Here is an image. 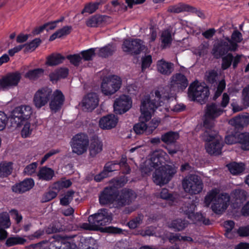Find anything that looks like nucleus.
I'll use <instances>...</instances> for the list:
<instances>
[{"label":"nucleus","instance_id":"nucleus-1","mask_svg":"<svg viewBox=\"0 0 249 249\" xmlns=\"http://www.w3.org/2000/svg\"><path fill=\"white\" fill-rule=\"evenodd\" d=\"M168 159L167 154L163 150L153 152L150 157L141 164L142 174L148 175L153 169H155L153 174L154 182L160 186L168 183L176 174L178 169L175 165L165 164Z\"/></svg>","mask_w":249,"mask_h":249},{"label":"nucleus","instance_id":"nucleus-2","mask_svg":"<svg viewBox=\"0 0 249 249\" xmlns=\"http://www.w3.org/2000/svg\"><path fill=\"white\" fill-rule=\"evenodd\" d=\"M188 85V80L184 75L176 73L171 77L169 86L156 90L155 97L153 95L152 97L155 101L158 99L156 102L161 106L165 101L174 98L177 92L184 89Z\"/></svg>","mask_w":249,"mask_h":249},{"label":"nucleus","instance_id":"nucleus-3","mask_svg":"<svg viewBox=\"0 0 249 249\" xmlns=\"http://www.w3.org/2000/svg\"><path fill=\"white\" fill-rule=\"evenodd\" d=\"M135 194L131 190L124 189L117 195L115 187H107L99 197V201L102 205L114 203L117 206H122L129 204L136 198Z\"/></svg>","mask_w":249,"mask_h":249},{"label":"nucleus","instance_id":"nucleus-4","mask_svg":"<svg viewBox=\"0 0 249 249\" xmlns=\"http://www.w3.org/2000/svg\"><path fill=\"white\" fill-rule=\"evenodd\" d=\"M160 106L153 97L146 96L141 101L140 110L141 115L140 117V122L134 126V130L137 134H141L146 132L148 134L147 123L152 117L156 109Z\"/></svg>","mask_w":249,"mask_h":249},{"label":"nucleus","instance_id":"nucleus-5","mask_svg":"<svg viewBox=\"0 0 249 249\" xmlns=\"http://www.w3.org/2000/svg\"><path fill=\"white\" fill-rule=\"evenodd\" d=\"M230 196L227 193H221L218 189H213L208 192L204 199L205 205L209 207L211 204L213 212L216 214H222L230 204Z\"/></svg>","mask_w":249,"mask_h":249},{"label":"nucleus","instance_id":"nucleus-6","mask_svg":"<svg viewBox=\"0 0 249 249\" xmlns=\"http://www.w3.org/2000/svg\"><path fill=\"white\" fill-rule=\"evenodd\" d=\"M242 39L241 33L237 30L234 31L231 39L225 38L214 45L212 53L215 57L218 58L228 51H235L238 47L237 43L241 42Z\"/></svg>","mask_w":249,"mask_h":249},{"label":"nucleus","instance_id":"nucleus-7","mask_svg":"<svg viewBox=\"0 0 249 249\" xmlns=\"http://www.w3.org/2000/svg\"><path fill=\"white\" fill-rule=\"evenodd\" d=\"M111 220V213L106 209H101L97 213L89 216L88 223H83L81 227L86 230L98 231L101 226L108 224Z\"/></svg>","mask_w":249,"mask_h":249},{"label":"nucleus","instance_id":"nucleus-8","mask_svg":"<svg viewBox=\"0 0 249 249\" xmlns=\"http://www.w3.org/2000/svg\"><path fill=\"white\" fill-rule=\"evenodd\" d=\"M206 142L205 149L210 155H218L221 154L223 147L222 139L213 130H206L202 136Z\"/></svg>","mask_w":249,"mask_h":249},{"label":"nucleus","instance_id":"nucleus-9","mask_svg":"<svg viewBox=\"0 0 249 249\" xmlns=\"http://www.w3.org/2000/svg\"><path fill=\"white\" fill-rule=\"evenodd\" d=\"M119 168L122 169L124 173L128 174L129 173L130 168L126 163V156H123L119 163L116 162L107 163L104 167V170L100 174L96 175L94 179L96 181H100L103 178L110 176V173L114 171L118 170Z\"/></svg>","mask_w":249,"mask_h":249},{"label":"nucleus","instance_id":"nucleus-10","mask_svg":"<svg viewBox=\"0 0 249 249\" xmlns=\"http://www.w3.org/2000/svg\"><path fill=\"white\" fill-rule=\"evenodd\" d=\"M32 114L31 107L24 105L15 108L11 112L9 119L13 127L18 128L21 124L25 122Z\"/></svg>","mask_w":249,"mask_h":249},{"label":"nucleus","instance_id":"nucleus-11","mask_svg":"<svg viewBox=\"0 0 249 249\" xmlns=\"http://www.w3.org/2000/svg\"><path fill=\"white\" fill-rule=\"evenodd\" d=\"M122 80L117 75H110L104 78L101 84L102 93L106 96H110L115 93L121 88Z\"/></svg>","mask_w":249,"mask_h":249},{"label":"nucleus","instance_id":"nucleus-12","mask_svg":"<svg viewBox=\"0 0 249 249\" xmlns=\"http://www.w3.org/2000/svg\"><path fill=\"white\" fill-rule=\"evenodd\" d=\"M188 94L191 100H196L203 104L208 98L210 93L208 87L194 82L190 86Z\"/></svg>","mask_w":249,"mask_h":249},{"label":"nucleus","instance_id":"nucleus-13","mask_svg":"<svg viewBox=\"0 0 249 249\" xmlns=\"http://www.w3.org/2000/svg\"><path fill=\"white\" fill-rule=\"evenodd\" d=\"M182 185L185 192L190 194H199L203 188L202 180L196 175H190L184 178Z\"/></svg>","mask_w":249,"mask_h":249},{"label":"nucleus","instance_id":"nucleus-14","mask_svg":"<svg viewBox=\"0 0 249 249\" xmlns=\"http://www.w3.org/2000/svg\"><path fill=\"white\" fill-rule=\"evenodd\" d=\"M72 151L78 155L86 153L89 146V139L88 135L80 133L74 136L71 142Z\"/></svg>","mask_w":249,"mask_h":249},{"label":"nucleus","instance_id":"nucleus-15","mask_svg":"<svg viewBox=\"0 0 249 249\" xmlns=\"http://www.w3.org/2000/svg\"><path fill=\"white\" fill-rule=\"evenodd\" d=\"M223 112V109L214 104L208 105L205 113L204 126L207 130H212L213 119L218 117Z\"/></svg>","mask_w":249,"mask_h":249},{"label":"nucleus","instance_id":"nucleus-16","mask_svg":"<svg viewBox=\"0 0 249 249\" xmlns=\"http://www.w3.org/2000/svg\"><path fill=\"white\" fill-rule=\"evenodd\" d=\"M52 94V90L48 87L42 88L35 93L33 103L37 108H40L48 104Z\"/></svg>","mask_w":249,"mask_h":249},{"label":"nucleus","instance_id":"nucleus-17","mask_svg":"<svg viewBox=\"0 0 249 249\" xmlns=\"http://www.w3.org/2000/svg\"><path fill=\"white\" fill-rule=\"evenodd\" d=\"M21 75L18 72L7 74L0 79V89L8 90L17 86L21 79Z\"/></svg>","mask_w":249,"mask_h":249},{"label":"nucleus","instance_id":"nucleus-18","mask_svg":"<svg viewBox=\"0 0 249 249\" xmlns=\"http://www.w3.org/2000/svg\"><path fill=\"white\" fill-rule=\"evenodd\" d=\"M145 45L140 39H125L124 41L122 49L123 51L131 53L139 54L144 50Z\"/></svg>","mask_w":249,"mask_h":249},{"label":"nucleus","instance_id":"nucleus-19","mask_svg":"<svg viewBox=\"0 0 249 249\" xmlns=\"http://www.w3.org/2000/svg\"><path fill=\"white\" fill-rule=\"evenodd\" d=\"M225 142L228 144L239 142L241 144L243 149L249 150V133H236L234 135H228L225 138Z\"/></svg>","mask_w":249,"mask_h":249},{"label":"nucleus","instance_id":"nucleus-20","mask_svg":"<svg viewBox=\"0 0 249 249\" xmlns=\"http://www.w3.org/2000/svg\"><path fill=\"white\" fill-rule=\"evenodd\" d=\"M132 103V100L129 96L122 95L117 98L114 102V111L120 114L124 113L131 107Z\"/></svg>","mask_w":249,"mask_h":249},{"label":"nucleus","instance_id":"nucleus-21","mask_svg":"<svg viewBox=\"0 0 249 249\" xmlns=\"http://www.w3.org/2000/svg\"><path fill=\"white\" fill-rule=\"evenodd\" d=\"M196 207V206L192 203L185 206L183 210L188 215V218L195 223L200 222L205 225H209L210 223L209 219L204 217L201 213H194Z\"/></svg>","mask_w":249,"mask_h":249},{"label":"nucleus","instance_id":"nucleus-22","mask_svg":"<svg viewBox=\"0 0 249 249\" xmlns=\"http://www.w3.org/2000/svg\"><path fill=\"white\" fill-rule=\"evenodd\" d=\"M50 107L52 111L56 112L60 110L64 104L65 96L61 91L56 89L52 92L50 98Z\"/></svg>","mask_w":249,"mask_h":249},{"label":"nucleus","instance_id":"nucleus-23","mask_svg":"<svg viewBox=\"0 0 249 249\" xmlns=\"http://www.w3.org/2000/svg\"><path fill=\"white\" fill-rule=\"evenodd\" d=\"M118 122V118L113 114H109L102 117L99 122L100 127L108 130L115 127Z\"/></svg>","mask_w":249,"mask_h":249},{"label":"nucleus","instance_id":"nucleus-24","mask_svg":"<svg viewBox=\"0 0 249 249\" xmlns=\"http://www.w3.org/2000/svg\"><path fill=\"white\" fill-rule=\"evenodd\" d=\"M34 181L32 178L24 179L23 181L17 183L12 187L13 192L16 193H23L31 189L34 186Z\"/></svg>","mask_w":249,"mask_h":249},{"label":"nucleus","instance_id":"nucleus-25","mask_svg":"<svg viewBox=\"0 0 249 249\" xmlns=\"http://www.w3.org/2000/svg\"><path fill=\"white\" fill-rule=\"evenodd\" d=\"M98 102L97 95L94 93H90L84 98L82 104L85 109L91 110L97 106Z\"/></svg>","mask_w":249,"mask_h":249},{"label":"nucleus","instance_id":"nucleus-26","mask_svg":"<svg viewBox=\"0 0 249 249\" xmlns=\"http://www.w3.org/2000/svg\"><path fill=\"white\" fill-rule=\"evenodd\" d=\"M110 21V19L108 16L97 15L88 19L86 24L89 27H96L103 25Z\"/></svg>","mask_w":249,"mask_h":249},{"label":"nucleus","instance_id":"nucleus-27","mask_svg":"<svg viewBox=\"0 0 249 249\" xmlns=\"http://www.w3.org/2000/svg\"><path fill=\"white\" fill-rule=\"evenodd\" d=\"M103 144L97 137H95L91 140L89 146V155L91 157H95L103 150Z\"/></svg>","mask_w":249,"mask_h":249},{"label":"nucleus","instance_id":"nucleus-28","mask_svg":"<svg viewBox=\"0 0 249 249\" xmlns=\"http://www.w3.org/2000/svg\"><path fill=\"white\" fill-rule=\"evenodd\" d=\"M10 225L8 214L7 213L0 214V240L4 239L7 237V232L3 228H8Z\"/></svg>","mask_w":249,"mask_h":249},{"label":"nucleus","instance_id":"nucleus-29","mask_svg":"<svg viewBox=\"0 0 249 249\" xmlns=\"http://www.w3.org/2000/svg\"><path fill=\"white\" fill-rule=\"evenodd\" d=\"M229 123L236 127H243L249 124V114L238 115L230 120Z\"/></svg>","mask_w":249,"mask_h":249},{"label":"nucleus","instance_id":"nucleus-30","mask_svg":"<svg viewBox=\"0 0 249 249\" xmlns=\"http://www.w3.org/2000/svg\"><path fill=\"white\" fill-rule=\"evenodd\" d=\"M68 74V70L67 68H60L51 72L50 75V80L53 83H56L61 78H64Z\"/></svg>","mask_w":249,"mask_h":249},{"label":"nucleus","instance_id":"nucleus-31","mask_svg":"<svg viewBox=\"0 0 249 249\" xmlns=\"http://www.w3.org/2000/svg\"><path fill=\"white\" fill-rule=\"evenodd\" d=\"M157 69L160 73L168 75L173 71V64L161 59L157 62Z\"/></svg>","mask_w":249,"mask_h":249},{"label":"nucleus","instance_id":"nucleus-32","mask_svg":"<svg viewBox=\"0 0 249 249\" xmlns=\"http://www.w3.org/2000/svg\"><path fill=\"white\" fill-rule=\"evenodd\" d=\"M192 10L193 8L189 5L183 3H179L169 6L167 11L170 13H179L186 11H191Z\"/></svg>","mask_w":249,"mask_h":249},{"label":"nucleus","instance_id":"nucleus-33","mask_svg":"<svg viewBox=\"0 0 249 249\" xmlns=\"http://www.w3.org/2000/svg\"><path fill=\"white\" fill-rule=\"evenodd\" d=\"M54 175V171L52 169L47 167H42L37 174V176L39 179L46 181L52 179Z\"/></svg>","mask_w":249,"mask_h":249},{"label":"nucleus","instance_id":"nucleus-34","mask_svg":"<svg viewBox=\"0 0 249 249\" xmlns=\"http://www.w3.org/2000/svg\"><path fill=\"white\" fill-rule=\"evenodd\" d=\"M231 173L233 175H238L242 173L245 169V165L242 162H231L227 165Z\"/></svg>","mask_w":249,"mask_h":249},{"label":"nucleus","instance_id":"nucleus-35","mask_svg":"<svg viewBox=\"0 0 249 249\" xmlns=\"http://www.w3.org/2000/svg\"><path fill=\"white\" fill-rule=\"evenodd\" d=\"M188 222L185 220L177 219L168 223V227L175 231H180L187 227Z\"/></svg>","mask_w":249,"mask_h":249},{"label":"nucleus","instance_id":"nucleus-36","mask_svg":"<svg viewBox=\"0 0 249 249\" xmlns=\"http://www.w3.org/2000/svg\"><path fill=\"white\" fill-rule=\"evenodd\" d=\"M72 27L71 26H66L57 30L50 37L49 40L53 41L56 38H60L69 35L71 31Z\"/></svg>","mask_w":249,"mask_h":249},{"label":"nucleus","instance_id":"nucleus-37","mask_svg":"<svg viewBox=\"0 0 249 249\" xmlns=\"http://www.w3.org/2000/svg\"><path fill=\"white\" fill-rule=\"evenodd\" d=\"M160 40L163 49L169 47L172 40L171 31L169 29L164 30L161 34Z\"/></svg>","mask_w":249,"mask_h":249},{"label":"nucleus","instance_id":"nucleus-38","mask_svg":"<svg viewBox=\"0 0 249 249\" xmlns=\"http://www.w3.org/2000/svg\"><path fill=\"white\" fill-rule=\"evenodd\" d=\"M64 59L60 54H53L47 57L46 64L50 66H55L62 63Z\"/></svg>","mask_w":249,"mask_h":249},{"label":"nucleus","instance_id":"nucleus-39","mask_svg":"<svg viewBox=\"0 0 249 249\" xmlns=\"http://www.w3.org/2000/svg\"><path fill=\"white\" fill-rule=\"evenodd\" d=\"M96 49L99 56L102 57H107L112 55L115 50V47L110 44H108L101 48Z\"/></svg>","mask_w":249,"mask_h":249},{"label":"nucleus","instance_id":"nucleus-40","mask_svg":"<svg viewBox=\"0 0 249 249\" xmlns=\"http://www.w3.org/2000/svg\"><path fill=\"white\" fill-rule=\"evenodd\" d=\"M13 170L12 163L3 162L0 163V177L4 178L10 175Z\"/></svg>","mask_w":249,"mask_h":249},{"label":"nucleus","instance_id":"nucleus-41","mask_svg":"<svg viewBox=\"0 0 249 249\" xmlns=\"http://www.w3.org/2000/svg\"><path fill=\"white\" fill-rule=\"evenodd\" d=\"M71 185L72 181L71 180L64 178L54 183L52 186V188L57 190V192H58L63 188H69Z\"/></svg>","mask_w":249,"mask_h":249},{"label":"nucleus","instance_id":"nucleus-42","mask_svg":"<svg viewBox=\"0 0 249 249\" xmlns=\"http://www.w3.org/2000/svg\"><path fill=\"white\" fill-rule=\"evenodd\" d=\"M51 245L55 246L56 249H77L74 245H70L69 243H63V239L61 238L53 241Z\"/></svg>","mask_w":249,"mask_h":249},{"label":"nucleus","instance_id":"nucleus-43","mask_svg":"<svg viewBox=\"0 0 249 249\" xmlns=\"http://www.w3.org/2000/svg\"><path fill=\"white\" fill-rule=\"evenodd\" d=\"M62 20H57L52 22L47 23L43 25L36 29L34 30L35 34H39L41 33L43 30H45L47 32L53 30L56 27L57 23L61 21Z\"/></svg>","mask_w":249,"mask_h":249},{"label":"nucleus","instance_id":"nucleus-44","mask_svg":"<svg viewBox=\"0 0 249 249\" xmlns=\"http://www.w3.org/2000/svg\"><path fill=\"white\" fill-rule=\"evenodd\" d=\"M44 72V70L41 68L30 70L25 73V77L30 80H36L41 77Z\"/></svg>","mask_w":249,"mask_h":249},{"label":"nucleus","instance_id":"nucleus-45","mask_svg":"<svg viewBox=\"0 0 249 249\" xmlns=\"http://www.w3.org/2000/svg\"><path fill=\"white\" fill-rule=\"evenodd\" d=\"M74 192L72 190H69L61 195L60 199V203L63 206L69 205L72 200Z\"/></svg>","mask_w":249,"mask_h":249},{"label":"nucleus","instance_id":"nucleus-46","mask_svg":"<svg viewBox=\"0 0 249 249\" xmlns=\"http://www.w3.org/2000/svg\"><path fill=\"white\" fill-rule=\"evenodd\" d=\"M233 195L235 201L238 204H242L248 197L247 193L243 190H235Z\"/></svg>","mask_w":249,"mask_h":249},{"label":"nucleus","instance_id":"nucleus-47","mask_svg":"<svg viewBox=\"0 0 249 249\" xmlns=\"http://www.w3.org/2000/svg\"><path fill=\"white\" fill-rule=\"evenodd\" d=\"M178 134L177 132H169L161 136V140L167 143L174 142L178 138Z\"/></svg>","mask_w":249,"mask_h":249},{"label":"nucleus","instance_id":"nucleus-48","mask_svg":"<svg viewBox=\"0 0 249 249\" xmlns=\"http://www.w3.org/2000/svg\"><path fill=\"white\" fill-rule=\"evenodd\" d=\"M26 239L23 237L16 236L8 238L6 242V245L11 247L17 245H22L26 242Z\"/></svg>","mask_w":249,"mask_h":249},{"label":"nucleus","instance_id":"nucleus-49","mask_svg":"<svg viewBox=\"0 0 249 249\" xmlns=\"http://www.w3.org/2000/svg\"><path fill=\"white\" fill-rule=\"evenodd\" d=\"M160 120L159 118H153L146 123L148 129V134H151L158 126Z\"/></svg>","mask_w":249,"mask_h":249},{"label":"nucleus","instance_id":"nucleus-50","mask_svg":"<svg viewBox=\"0 0 249 249\" xmlns=\"http://www.w3.org/2000/svg\"><path fill=\"white\" fill-rule=\"evenodd\" d=\"M23 124L24 125V126L21 130V134L22 137L27 138L31 134L32 128H31L30 123L26 121L22 124H21L18 127Z\"/></svg>","mask_w":249,"mask_h":249},{"label":"nucleus","instance_id":"nucleus-51","mask_svg":"<svg viewBox=\"0 0 249 249\" xmlns=\"http://www.w3.org/2000/svg\"><path fill=\"white\" fill-rule=\"evenodd\" d=\"M96 48H91L81 52L82 56L85 60H90L95 55Z\"/></svg>","mask_w":249,"mask_h":249},{"label":"nucleus","instance_id":"nucleus-52","mask_svg":"<svg viewBox=\"0 0 249 249\" xmlns=\"http://www.w3.org/2000/svg\"><path fill=\"white\" fill-rule=\"evenodd\" d=\"M233 60V55L231 53H228L222 58V68L223 70L228 68L231 65Z\"/></svg>","mask_w":249,"mask_h":249},{"label":"nucleus","instance_id":"nucleus-53","mask_svg":"<svg viewBox=\"0 0 249 249\" xmlns=\"http://www.w3.org/2000/svg\"><path fill=\"white\" fill-rule=\"evenodd\" d=\"M99 3H89L86 5L84 9L82 11V14L88 13L92 14L98 8Z\"/></svg>","mask_w":249,"mask_h":249},{"label":"nucleus","instance_id":"nucleus-54","mask_svg":"<svg viewBox=\"0 0 249 249\" xmlns=\"http://www.w3.org/2000/svg\"><path fill=\"white\" fill-rule=\"evenodd\" d=\"M41 40L39 38H36L28 44L23 45L26 48V50L28 51L34 50L40 43Z\"/></svg>","mask_w":249,"mask_h":249},{"label":"nucleus","instance_id":"nucleus-55","mask_svg":"<svg viewBox=\"0 0 249 249\" xmlns=\"http://www.w3.org/2000/svg\"><path fill=\"white\" fill-rule=\"evenodd\" d=\"M37 166V164L36 162L32 163L25 168L24 172L27 175H31L35 173Z\"/></svg>","mask_w":249,"mask_h":249},{"label":"nucleus","instance_id":"nucleus-56","mask_svg":"<svg viewBox=\"0 0 249 249\" xmlns=\"http://www.w3.org/2000/svg\"><path fill=\"white\" fill-rule=\"evenodd\" d=\"M142 217L141 216H138L130 221L128 223V226L131 229H135L142 224Z\"/></svg>","mask_w":249,"mask_h":249},{"label":"nucleus","instance_id":"nucleus-57","mask_svg":"<svg viewBox=\"0 0 249 249\" xmlns=\"http://www.w3.org/2000/svg\"><path fill=\"white\" fill-rule=\"evenodd\" d=\"M67 58L70 62L74 66H78L81 60V57L79 54H73L67 56Z\"/></svg>","mask_w":249,"mask_h":249},{"label":"nucleus","instance_id":"nucleus-58","mask_svg":"<svg viewBox=\"0 0 249 249\" xmlns=\"http://www.w3.org/2000/svg\"><path fill=\"white\" fill-rule=\"evenodd\" d=\"M226 87V83L224 80L220 81L218 84L217 89L215 91L214 98L216 99L218 98L222 93L223 90L225 89Z\"/></svg>","mask_w":249,"mask_h":249},{"label":"nucleus","instance_id":"nucleus-59","mask_svg":"<svg viewBox=\"0 0 249 249\" xmlns=\"http://www.w3.org/2000/svg\"><path fill=\"white\" fill-rule=\"evenodd\" d=\"M152 57L150 55H145L142 58V69L143 71L149 67L152 63Z\"/></svg>","mask_w":249,"mask_h":249},{"label":"nucleus","instance_id":"nucleus-60","mask_svg":"<svg viewBox=\"0 0 249 249\" xmlns=\"http://www.w3.org/2000/svg\"><path fill=\"white\" fill-rule=\"evenodd\" d=\"M7 122V117L6 114L0 111V131L4 129Z\"/></svg>","mask_w":249,"mask_h":249},{"label":"nucleus","instance_id":"nucleus-61","mask_svg":"<svg viewBox=\"0 0 249 249\" xmlns=\"http://www.w3.org/2000/svg\"><path fill=\"white\" fill-rule=\"evenodd\" d=\"M237 233L240 236L245 237L249 236V226H243L240 227Z\"/></svg>","mask_w":249,"mask_h":249},{"label":"nucleus","instance_id":"nucleus-62","mask_svg":"<svg viewBox=\"0 0 249 249\" xmlns=\"http://www.w3.org/2000/svg\"><path fill=\"white\" fill-rule=\"evenodd\" d=\"M160 197L164 199H167L169 201H173L174 197L169 193L167 189H162L160 193Z\"/></svg>","mask_w":249,"mask_h":249},{"label":"nucleus","instance_id":"nucleus-63","mask_svg":"<svg viewBox=\"0 0 249 249\" xmlns=\"http://www.w3.org/2000/svg\"><path fill=\"white\" fill-rule=\"evenodd\" d=\"M243 99L245 104L249 106V85L243 89Z\"/></svg>","mask_w":249,"mask_h":249},{"label":"nucleus","instance_id":"nucleus-64","mask_svg":"<svg viewBox=\"0 0 249 249\" xmlns=\"http://www.w3.org/2000/svg\"><path fill=\"white\" fill-rule=\"evenodd\" d=\"M49 243L48 242H42L36 244H33L30 246L34 249H49L48 248Z\"/></svg>","mask_w":249,"mask_h":249}]
</instances>
